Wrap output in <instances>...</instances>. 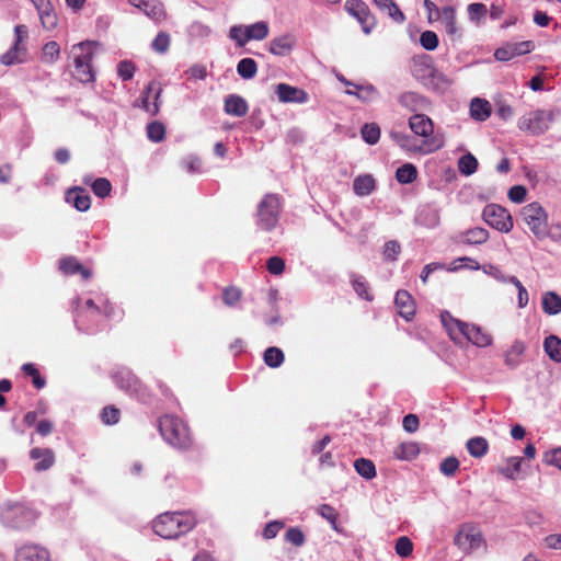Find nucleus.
Wrapping results in <instances>:
<instances>
[{
    "label": "nucleus",
    "mask_w": 561,
    "mask_h": 561,
    "mask_svg": "<svg viewBox=\"0 0 561 561\" xmlns=\"http://www.w3.org/2000/svg\"><path fill=\"white\" fill-rule=\"evenodd\" d=\"M26 46H18L13 44L9 50L1 55L0 61L5 66H13L24 62L26 60Z\"/></svg>",
    "instance_id": "obj_30"
},
{
    "label": "nucleus",
    "mask_w": 561,
    "mask_h": 561,
    "mask_svg": "<svg viewBox=\"0 0 561 561\" xmlns=\"http://www.w3.org/2000/svg\"><path fill=\"white\" fill-rule=\"evenodd\" d=\"M439 18L442 19L446 32L449 35L457 34L458 30L456 26V10L454 7L447 5L442 8Z\"/></svg>",
    "instance_id": "obj_43"
},
{
    "label": "nucleus",
    "mask_w": 561,
    "mask_h": 561,
    "mask_svg": "<svg viewBox=\"0 0 561 561\" xmlns=\"http://www.w3.org/2000/svg\"><path fill=\"white\" fill-rule=\"evenodd\" d=\"M249 110L247 101L238 95L230 94L225 100V112L236 117H243Z\"/></svg>",
    "instance_id": "obj_24"
},
{
    "label": "nucleus",
    "mask_w": 561,
    "mask_h": 561,
    "mask_svg": "<svg viewBox=\"0 0 561 561\" xmlns=\"http://www.w3.org/2000/svg\"><path fill=\"white\" fill-rule=\"evenodd\" d=\"M135 71L136 67L130 60H122L117 65V75L123 81L131 80Z\"/></svg>",
    "instance_id": "obj_54"
},
{
    "label": "nucleus",
    "mask_w": 561,
    "mask_h": 561,
    "mask_svg": "<svg viewBox=\"0 0 561 561\" xmlns=\"http://www.w3.org/2000/svg\"><path fill=\"white\" fill-rule=\"evenodd\" d=\"M114 383L130 397L146 403L150 398V393L146 386L126 367L117 368L112 374Z\"/></svg>",
    "instance_id": "obj_7"
},
{
    "label": "nucleus",
    "mask_w": 561,
    "mask_h": 561,
    "mask_svg": "<svg viewBox=\"0 0 561 561\" xmlns=\"http://www.w3.org/2000/svg\"><path fill=\"white\" fill-rule=\"evenodd\" d=\"M397 312L405 320H411L415 314V302L407 290H399L394 297Z\"/></svg>",
    "instance_id": "obj_19"
},
{
    "label": "nucleus",
    "mask_w": 561,
    "mask_h": 561,
    "mask_svg": "<svg viewBox=\"0 0 561 561\" xmlns=\"http://www.w3.org/2000/svg\"><path fill=\"white\" fill-rule=\"evenodd\" d=\"M37 518L34 510L20 504H7L0 511L1 523L11 528L23 529L30 527Z\"/></svg>",
    "instance_id": "obj_5"
},
{
    "label": "nucleus",
    "mask_w": 561,
    "mask_h": 561,
    "mask_svg": "<svg viewBox=\"0 0 561 561\" xmlns=\"http://www.w3.org/2000/svg\"><path fill=\"white\" fill-rule=\"evenodd\" d=\"M350 282L354 291L359 298L365 299L367 301L373 300L374 297L370 293V286L364 276L356 273H351Z\"/></svg>",
    "instance_id": "obj_32"
},
{
    "label": "nucleus",
    "mask_w": 561,
    "mask_h": 561,
    "mask_svg": "<svg viewBox=\"0 0 561 561\" xmlns=\"http://www.w3.org/2000/svg\"><path fill=\"white\" fill-rule=\"evenodd\" d=\"M59 268L67 275H76L82 270V265L75 257H66L60 260Z\"/></svg>",
    "instance_id": "obj_56"
},
{
    "label": "nucleus",
    "mask_w": 561,
    "mask_h": 561,
    "mask_svg": "<svg viewBox=\"0 0 561 561\" xmlns=\"http://www.w3.org/2000/svg\"><path fill=\"white\" fill-rule=\"evenodd\" d=\"M483 220L492 228L501 232H510L513 229V219L510 213L497 204H489L482 211Z\"/></svg>",
    "instance_id": "obj_11"
},
{
    "label": "nucleus",
    "mask_w": 561,
    "mask_h": 561,
    "mask_svg": "<svg viewBox=\"0 0 561 561\" xmlns=\"http://www.w3.org/2000/svg\"><path fill=\"white\" fill-rule=\"evenodd\" d=\"M159 431L163 439L178 449H188L192 436L188 426L178 416L164 415L159 419Z\"/></svg>",
    "instance_id": "obj_3"
},
{
    "label": "nucleus",
    "mask_w": 561,
    "mask_h": 561,
    "mask_svg": "<svg viewBox=\"0 0 561 561\" xmlns=\"http://www.w3.org/2000/svg\"><path fill=\"white\" fill-rule=\"evenodd\" d=\"M510 283L513 284L517 288L518 307L525 308L529 301V295H528L527 289L524 287V285L520 283V280L516 276H511Z\"/></svg>",
    "instance_id": "obj_60"
},
{
    "label": "nucleus",
    "mask_w": 561,
    "mask_h": 561,
    "mask_svg": "<svg viewBox=\"0 0 561 561\" xmlns=\"http://www.w3.org/2000/svg\"><path fill=\"white\" fill-rule=\"evenodd\" d=\"M354 87L356 88V92L346 91V93L350 95H355L364 102L371 101L376 95V90L373 85L363 87L355 84Z\"/></svg>",
    "instance_id": "obj_57"
},
{
    "label": "nucleus",
    "mask_w": 561,
    "mask_h": 561,
    "mask_svg": "<svg viewBox=\"0 0 561 561\" xmlns=\"http://www.w3.org/2000/svg\"><path fill=\"white\" fill-rule=\"evenodd\" d=\"M543 348L550 359L561 363V340L558 336H547L543 341Z\"/></svg>",
    "instance_id": "obj_37"
},
{
    "label": "nucleus",
    "mask_w": 561,
    "mask_h": 561,
    "mask_svg": "<svg viewBox=\"0 0 561 561\" xmlns=\"http://www.w3.org/2000/svg\"><path fill=\"white\" fill-rule=\"evenodd\" d=\"M478 164L476 157L468 152L459 158L458 170L463 175H471L477 171Z\"/></svg>",
    "instance_id": "obj_45"
},
{
    "label": "nucleus",
    "mask_w": 561,
    "mask_h": 561,
    "mask_svg": "<svg viewBox=\"0 0 561 561\" xmlns=\"http://www.w3.org/2000/svg\"><path fill=\"white\" fill-rule=\"evenodd\" d=\"M520 216L538 240L548 237V214L540 203L534 202L522 208Z\"/></svg>",
    "instance_id": "obj_6"
},
{
    "label": "nucleus",
    "mask_w": 561,
    "mask_h": 561,
    "mask_svg": "<svg viewBox=\"0 0 561 561\" xmlns=\"http://www.w3.org/2000/svg\"><path fill=\"white\" fill-rule=\"evenodd\" d=\"M268 35V25L264 21L244 26V38L249 41H262Z\"/></svg>",
    "instance_id": "obj_34"
},
{
    "label": "nucleus",
    "mask_w": 561,
    "mask_h": 561,
    "mask_svg": "<svg viewBox=\"0 0 561 561\" xmlns=\"http://www.w3.org/2000/svg\"><path fill=\"white\" fill-rule=\"evenodd\" d=\"M295 46V39L291 35L286 34L275 37L270 43V51L276 56H286Z\"/></svg>",
    "instance_id": "obj_27"
},
{
    "label": "nucleus",
    "mask_w": 561,
    "mask_h": 561,
    "mask_svg": "<svg viewBox=\"0 0 561 561\" xmlns=\"http://www.w3.org/2000/svg\"><path fill=\"white\" fill-rule=\"evenodd\" d=\"M420 43L426 50H434L438 46V36L433 31H425L420 36Z\"/></svg>",
    "instance_id": "obj_59"
},
{
    "label": "nucleus",
    "mask_w": 561,
    "mask_h": 561,
    "mask_svg": "<svg viewBox=\"0 0 561 561\" xmlns=\"http://www.w3.org/2000/svg\"><path fill=\"white\" fill-rule=\"evenodd\" d=\"M390 137L393 141L403 150L412 153H430L422 142L417 141V139L409 134L400 133V131H391Z\"/></svg>",
    "instance_id": "obj_18"
},
{
    "label": "nucleus",
    "mask_w": 561,
    "mask_h": 561,
    "mask_svg": "<svg viewBox=\"0 0 561 561\" xmlns=\"http://www.w3.org/2000/svg\"><path fill=\"white\" fill-rule=\"evenodd\" d=\"M128 2L154 21H160L164 16L163 5L159 0H128Z\"/></svg>",
    "instance_id": "obj_21"
},
{
    "label": "nucleus",
    "mask_w": 561,
    "mask_h": 561,
    "mask_svg": "<svg viewBox=\"0 0 561 561\" xmlns=\"http://www.w3.org/2000/svg\"><path fill=\"white\" fill-rule=\"evenodd\" d=\"M92 192L100 198H105L111 194L112 184L105 178H99L91 184Z\"/></svg>",
    "instance_id": "obj_49"
},
{
    "label": "nucleus",
    "mask_w": 561,
    "mask_h": 561,
    "mask_svg": "<svg viewBox=\"0 0 561 561\" xmlns=\"http://www.w3.org/2000/svg\"><path fill=\"white\" fill-rule=\"evenodd\" d=\"M466 447L470 456L481 458L488 453L489 443L484 437L476 436L467 442Z\"/></svg>",
    "instance_id": "obj_36"
},
{
    "label": "nucleus",
    "mask_w": 561,
    "mask_h": 561,
    "mask_svg": "<svg viewBox=\"0 0 561 561\" xmlns=\"http://www.w3.org/2000/svg\"><path fill=\"white\" fill-rule=\"evenodd\" d=\"M23 373L32 378V383L36 389H42L46 385V380L41 376L38 369L32 363H26L22 366Z\"/></svg>",
    "instance_id": "obj_47"
},
{
    "label": "nucleus",
    "mask_w": 561,
    "mask_h": 561,
    "mask_svg": "<svg viewBox=\"0 0 561 561\" xmlns=\"http://www.w3.org/2000/svg\"><path fill=\"white\" fill-rule=\"evenodd\" d=\"M417 178V169L412 163H404L396 171V179L400 184H410Z\"/></svg>",
    "instance_id": "obj_39"
},
{
    "label": "nucleus",
    "mask_w": 561,
    "mask_h": 561,
    "mask_svg": "<svg viewBox=\"0 0 561 561\" xmlns=\"http://www.w3.org/2000/svg\"><path fill=\"white\" fill-rule=\"evenodd\" d=\"M542 310L549 316L561 312V297L554 291H547L542 296Z\"/></svg>",
    "instance_id": "obj_35"
},
{
    "label": "nucleus",
    "mask_w": 561,
    "mask_h": 561,
    "mask_svg": "<svg viewBox=\"0 0 561 561\" xmlns=\"http://www.w3.org/2000/svg\"><path fill=\"white\" fill-rule=\"evenodd\" d=\"M263 359L268 367L277 368L284 363L285 355L279 347L270 346L264 351Z\"/></svg>",
    "instance_id": "obj_40"
},
{
    "label": "nucleus",
    "mask_w": 561,
    "mask_h": 561,
    "mask_svg": "<svg viewBox=\"0 0 561 561\" xmlns=\"http://www.w3.org/2000/svg\"><path fill=\"white\" fill-rule=\"evenodd\" d=\"M454 541L459 549L467 553L479 549L484 543L482 534L469 525H463L459 529Z\"/></svg>",
    "instance_id": "obj_13"
},
{
    "label": "nucleus",
    "mask_w": 561,
    "mask_h": 561,
    "mask_svg": "<svg viewBox=\"0 0 561 561\" xmlns=\"http://www.w3.org/2000/svg\"><path fill=\"white\" fill-rule=\"evenodd\" d=\"M36 10L44 28L50 31L57 26L58 18L50 0H45Z\"/></svg>",
    "instance_id": "obj_25"
},
{
    "label": "nucleus",
    "mask_w": 561,
    "mask_h": 561,
    "mask_svg": "<svg viewBox=\"0 0 561 561\" xmlns=\"http://www.w3.org/2000/svg\"><path fill=\"white\" fill-rule=\"evenodd\" d=\"M354 468L356 472L366 480H370L376 477L375 463L367 458H358L354 461Z\"/></svg>",
    "instance_id": "obj_42"
},
{
    "label": "nucleus",
    "mask_w": 561,
    "mask_h": 561,
    "mask_svg": "<svg viewBox=\"0 0 561 561\" xmlns=\"http://www.w3.org/2000/svg\"><path fill=\"white\" fill-rule=\"evenodd\" d=\"M196 520L186 512L163 513L152 525L154 534L164 539H174L194 528Z\"/></svg>",
    "instance_id": "obj_1"
},
{
    "label": "nucleus",
    "mask_w": 561,
    "mask_h": 561,
    "mask_svg": "<svg viewBox=\"0 0 561 561\" xmlns=\"http://www.w3.org/2000/svg\"><path fill=\"white\" fill-rule=\"evenodd\" d=\"M420 454V448L416 443L409 442L402 443L394 451L393 455L400 460H412Z\"/></svg>",
    "instance_id": "obj_41"
},
{
    "label": "nucleus",
    "mask_w": 561,
    "mask_h": 561,
    "mask_svg": "<svg viewBox=\"0 0 561 561\" xmlns=\"http://www.w3.org/2000/svg\"><path fill=\"white\" fill-rule=\"evenodd\" d=\"M440 319L442 323L453 340L457 341L462 337L465 331V328L462 327L467 325L466 322L455 319L448 311L442 312Z\"/></svg>",
    "instance_id": "obj_26"
},
{
    "label": "nucleus",
    "mask_w": 561,
    "mask_h": 561,
    "mask_svg": "<svg viewBox=\"0 0 561 561\" xmlns=\"http://www.w3.org/2000/svg\"><path fill=\"white\" fill-rule=\"evenodd\" d=\"M344 7L347 13L358 21L363 32L369 34L376 22L367 4L362 0H347Z\"/></svg>",
    "instance_id": "obj_14"
},
{
    "label": "nucleus",
    "mask_w": 561,
    "mask_h": 561,
    "mask_svg": "<svg viewBox=\"0 0 561 561\" xmlns=\"http://www.w3.org/2000/svg\"><path fill=\"white\" fill-rule=\"evenodd\" d=\"M285 538L288 542L293 543L296 547H301L306 541L304 533L298 527H290L286 531Z\"/></svg>",
    "instance_id": "obj_62"
},
{
    "label": "nucleus",
    "mask_w": 561,
    "mask_h": 561,
    "mask_svg": "<svg viewBox=\"0 0 561 561\" xmlns=\"http://www.w3.org/2000/svg\"><path fill=\"white\" fill-rule=\"evenodd\" d=\"M101 420L107 425L116 424L119 421V410L114 407H105L102 410Z\"/></svg>",
    "instance_id": "obj_63"
},
{
    "label": "nucleus",
    "mask_w": 561,
    "mask_h": 561,
    "mask_svg": "<svg viewBox=\"0 0 561 561\" xmlns=\"http://www.w3.org/2000/svg\"><path fill=\"white\" fill-rule=\"evenodd\" d=\"M554 116L553 110H536L519 117L517 126L523 131L539 136L549 129Z\"/></svg>",
    "instance_id": "obj_9"
},
{
    "label": "nucleus",
    "mask_w": 561,
    "mask_h": 561,
    "mask_svg": "<svg viewBox=\"0 0 561 561\" xmlns=\"http://www.w3.org/2000/svg\"><path fill=\"white\" fill-rule=\"evenodd\" d=\"M459 460L456 457L445 458L439 466L440 472L447 477H453L459 468Z\"/></svg>",
    "instance_id": "obj_61"
},
{
    "label": "nucleus",
    "mask_w": 561,
    "mask_h": 561,
    "mask_svg": "<svg viewBox=\"0 0 561 561\" xmlns=\"http://www.w3.org/2000/svg\"><path fill=\"white\" fill-rule=\"evenodd\" d=\"M165 127L160 122H151L147 125V137L153 142H160L164 139Z\"/></svg>",
    "instance_id": "obj_50"
},
{
    "label": "nucleus",
    "mask_w": 561,
    "mask_h": 561,
    "mask_svg": "<svg viewBox=\"0 0 561 561\" xmlns=\"http://www.w3.org/2000/svg\"><path fill=\"white\" fill-rule=\"evenodd\" d=\"M280 202L276 194H266L257 205L256 226L264 231H272L279 220Z\"/></svg>",
    "instance_id": "obj_8"
},
{
    "label": "nucleus",
    "mask_w": 561,
    "mask_h": 561,
    "mask_svg": "<svg viewBox=\"0 0 561 561\" xmlns=\"http://www.w3.org/2000/svg\"><path fill=\"white\" fill-rule=\"evenodd\" d=\"M66 202L71 204L79 211H87L91 207V197L81 187H73L67 191Z\"/></svg>",
    "instance_id": "obj_22"
},
{
    "label": "nucleus",
    "mask_w": 561,
    "mask_h": 561,
    "mask_svg": "<svg viewBox=\"0 0 561 561\" xmlns=\"http://www.w3.org/2000/svg\"><path fill=\"white\" fill-rule=\"evenodd\" d=\"M187 32L191 37L206 38L211 34V28L199 21H194L188 26Z\"/></svg>",
    "instance_id": "obj_53"
},
{
    "label": "nucleus",
    "mask_w": 561,
    "mask_h": 561,
    "mask_svg": "<svg viewBox=\"0 0 561 561\" xmlns=\"http://www.w3.org/2000/svg\"><path fill=\"white\" fill-rule=\"evenodd\" d=\"M534 49V43L525 41L516 44H508L495 50L494 57L499 61H508L516 56H522L530 53Z\"/></svg>",
    "instance_id": "obj_16"
},
{
    "label": "nucleus",
    "mask_w": 561,
    "mask_h": 561,
    "mask_svg": "<svg viewBox=\"0 0 561 561\" xmlns=\"http://www.w3.org/2000/svg\"><path fill=\"white\" fill-rule=\"evenodd\" d=\"M94 42L85 41L78 44V47L82 50V54L75 57V71L73 77L82 83H89L94 81V75L91 68L92 50L91 47Z\"/></svg>",
    "instance_id": "obj_10"
},
{
    "label": "nucleus",
    "mask_w": 561,
    "mask_h": 561,
    "mask_svg": "<svg viewBox=\"0 0 561 561\" xmlns=\"http://www.w3.org/2000/svg\"><path fill=\"white\" fill-rule=\"evenodd\" d=\"M465 331L462 337L471 342L472 344L484 347L491 344L492 336L484 332L480 327L469 324L463 327Z\"/></svg>",
    "instance_id": "obj_23"
},
{
    "label": "nucleus",
    "mask_w": 561,
    "mask_h": 561,
    "mask_svg": "<svg viewBox=\"0 0 561 561\" xmlns=\"http://www.w3.org/2000/svg\"><path fill=\"white\" fill-rule=\"evenodd\" d=\"M153 82H150L142 91L141 96L139 99V103H136L135 106H139L144 108L146 112H148L151 116H154L159 112V104L153 103L150 105L149 103V95L152 92L153 89Z\"/></svg>",
    "instance_id": "obj_44"
},
{
    "label": "nucleus",
    "mask_w": 561,
    "mask_h": 561,
    "mask_svg": "<svg viewBox=\"0 0 561 561\" xmlns=\"http://www.w3.org/2000/svg\"><path fill=\"white\" fill-rule=\"evenodd\" d=\"M276 94L283 103L304 104L308 101V93L305 90L287 83H278L276 85Z\"/></svg>",
    "instance_id": "obj_17"
},
{
    "label": "nucleus",
    "mask_w": 561,
    "mask_h": 561,
    "mask_svg": "<svg viewBox=\"0 0 561 561\" xmlns=\"http://www.w3.org/2000/svg\"><path fill=\"white\" fill-rule=\"evenodd\" d=\"M394 549L398 556L401 558H407L413 551V543L409 537L401 536L398 538Z\"/></svg>",
    "instance_id": "obj_58"
},
{
    "label": "nucleus",
    "mask_w": 561,
    "mask_h": 561,
    "mask_svg": "<svg viewBox=\"0 0 561 561\" xmlns=\"http://www.w3.org/2000/svg\"><path fill=\"white\" fill-rule=\"evenodd\" d=\"M170 46V35L165 32H159L151 43V47L154 51L164 54L168 51Z\"/></svg>",
    "instance_id": "obj_55"
},
{
    "label": "nucleus",
    "mask_w": 561,
    "mask_h": 561,
    "mask_svg": "<svg viewBox=\"0 0 561 561\" xmlns=\"http://www.w3.org/2000/svg\"><path fill=\"white\" fill-rule=\"evenodd\" d=\"M365 142L375 145L380 138V128L377 124H365L360 129Z\"/></svg>",
    "instance_id": "obj_48"
},
{
    "label": "nucleus",
    "mask_w": 561,
    "mask_h": 561,
    "mask_svg": "<svg viewBox=\"0 0 561 561\" xmlns=\"http://www.w3.org/2000/svg\"><path fill=\"white\" fill-rule=\"evenodd\" d=\"M396 103L404 111L419 114L431 111L432 103L423 94L414 91H404L396 96Z\"/></svg>",
    "instance_id": "obj_12"
},
{
    "label": "nucleus",
    "mask_w": 561,
    "mask_h": 561,
    "mask_svg": "<svg viewBox=\"0 0 561 561\" xmlns=\"http://www.w3.org/2000/svg\"><path fill=\"white\" fill-rule=\"evenodd\" d=\"M318 513L321 517L327 519L334 530H337V512L329 504H321L318 507Z\"/></svg>",
    "instance_id": "obj_52"
},
{
    "label": "nucleus",
    "mask_w": 561,
    "mask_h": 561,
    "mask_svg": "<svg viewBox=\"0 0 561 561\" xmlns=\"http://www.w3.org/2000/svg\"><path fill=\"white\" fill-rule=\"evenodd\" d=\"M425 76L430 80L428 82H425V84L434 90H445L449 87V80L432 66L425 67Z\"/></svg>",
    "instance_id": "obj_33"
},
{
    "label": "nucleus",
    "mask_w": 561,
    "mask_h": 561,
    "mask_svg": "<svg viewBox=\"0 0 561 561\" xmlns=\"http://www.w3.org/2000/svg\"><path fill=\"white\" fill-rule=\"evenodd\" d=\"M80 299L76 298L73 300V304H76L77 314L75 318V324L77 329L81 332H84L87 334H94L99 332V328L91 325L89 323H85L84 318L88 316L102 318L104 317H112L113 314V306L110 304V301L101 296L98 298V302L93 299H88L84 302V306L82 308L79 307Z\"/></svg>",
    "instance_id": "obj_2"
},
{
    "label": "nucleus",
    "mask_w": 561,
    "mask_h": 561,
    "mask_svg": "<svg viewBox=\"0 0 561 561\" xmlns=\"http://www.w3.org/2000/svg\"><path fill=\"white\" fill-rule=\"evenodd\" d=\"M238 75L245 80L252 79L257 72V65L253 58L245 57L239 60L237 64Z\"/></svg>",
    "instance_id": "obj_38"
},
{
    "label": "nucleus",
    "mask_w": 561,
    "mask_h": 561,
    "mask_svg": "<svg viewBox=\"0 0 561 561\" xmlns=\"http://www.w3.org/2000/svg\"><path fill=\"white\" fill-rule=\"evenodd\" d=\"M492 113V107L489 101L474 98L470 103V115L473 119L478 122L486 121Z\"/></svg>",
    "instance_id": "obj_29"
},
{
    "label": "nucleus",
    "mask_w": 561,
    "mask_h": 561,
    "mask_svg": "<svg viewBox=\"0 0 561 561\" xmlns=\"http://www.w3.org/2000/svg\"><path fill=\"white\" fill-rule=\"evenodd\" d=\"M376 188V181L371 174H360L353 181V191L357 196H368Z\"/></svg>",
    "instance_id": "obj_28"
},
{
    "label": "nucleus",
    "mask_w": 561,
    "mask_h": 561,
    "mask_svg": "<svg viewBox=\"0 0 561 561\" xmlns=\"http://www.w3.org/2000/svg\"><path fill=\"white\" fill-rule=\"evenodd\" d=\"M15 561H50V553L43 546L26 543L16 550Z\"/></svg>",
    "instance_id": "obj_15"
},
{
    "label": "nucleus",
    "mask_w": 561,
    "mask_h": 561,
    "mask_svg": "<svg viewBox=\"0 0 561 561\" xmlns=\"http://www.w3.org/2000/svg\"><path fill=\"white\" fill-rule=\"evenodd\" d=\"M30 458L36 461L34 470L38 472L48 470L55 462L54 451L49 448H33Z\"/></svg>",
    "instance_id": "obj_20"
},
{
    "label": "nucleus",
    "mask_w": 561,
    "mask_h": 561,
    "mask_svg": "<svg viewBox=\"0 0 561 561\" xmlns=\"http://www.w3.org/2000/svg\"><path fill=\"white\" fill-rule=\"evenodd\" d=\"M470 21L479 24V22L485 18L488 13L486 5L480 2L470 3L467 8Z\"/></svg>",
    "instance_id": "obj_51"
},
{
    "label": "nucleus",
    "mask_w": 561,
    "mask_h": 561,
    "mask_svg": "<svg viewBox=\"0 0 561 561\" xmlns=\"http://www.w3.org/2000/svg\"><path fill=\"white\" fill-rule=\"evenodd\" d=\"M60 55V46L57 42H47L42 49V60L47 64H54Z\"/></svg>",
    "instance_id": "obj_46"
},
{
    "label": "nucleus",
    "mask_w": 561,
    "mask_h": 561,
    "mask_svg": "<svg viewBox=\"0 0 561 561\" xmlns=\"http://www.w3.org/2000/svg\"><path fill=\"white\" fill-rule=\"evenodd\" d=\"M421 112L414 114L409 119V126L415 136L422 137V144L426 146L428 152H435L444 147V137L434 133V123Z\"/></svg>",
    "instance_id": "obj_4"
},
{
    "label": "nucleus",
    "mask_w": 561,
    "mask_h": 561,
    "mask_svg": "<svg viewBox=\"0 0 561 561\" xmlns=\"http://www.w3.org/2000/svg\"><path fill=\"white\" fill-rule=\"evenodd\" d=\"M543 461L561 470V447L545 453Z\"/></svg>",
    "instance_id": "obj_64"
},
{
    "label": "nucleus",
    "mask_w": 561,
    "mask_h": 561,
    "mask_svg": "<svg viewBox=\"0 0 561 561\" xmlns=\"http://www.w3.org/2000/svg\"><path fill=\"white\" fill-rule=\"evenodd\" d=\"M489 239V231L481 227L469 229L460 234V242L470 245L483 244Z\"/></svg>",
    "instance_id": "obj_31"
}]
</instances>
